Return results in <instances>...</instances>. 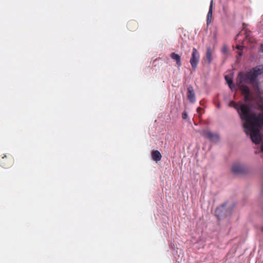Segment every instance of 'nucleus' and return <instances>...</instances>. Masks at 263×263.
I'll list each match as a JSON object with an SVG mask.
<instances>
[{"instance_id":"nucleus-19","label":"nucleus","mask_w":263,"mask_h":263,"mask_svg":"<svg viewBox=\"0 0 263 263\" xmlns=\"http://www.w3.org/2000/svg\"><path fill=\"white\" fill-rule=\"evenodd\" d=\"M260 149H261V152L263 153V142L261 143V144L260 145Z\"/></svg>"},{"instance_id":"nucleus-3","label":"nucleus","mask_w":263,"mask_h":263,"mask_svg":"<svg viewBox=\"0 0 263 263\" xmlns=\"http://www.w3.org/2000/svg\"><path fill=\"white\" fill-rule=\"evenodd\" d=\"M234 206V204H228L224 202L216 208L215 215L219 220L222 219L231 214Z\"/></svg>"},{"instance_id":"nucleus-21","label":"nucleus","mask_w":263,"mask_h":263,"mask_svg":"<svg viewBox=\"0 0 263 263\" xmlns=\"http://www.w3.org/2000/svg\"><path fill=\"white\" fill-rule=\"evenodd\" d=\"M196 156H197V153L195 154V156L196 157Z\"/></svg>"},{"instance_id":"nucleus-4","label":"nucleus","mask_w":263,"mask_h":263,"mask_svg":"<svg viewBox=\"0 0 263 263\" xmlns=\"http://www.w3.org/2000/svg\"><path fill=\"white\" fill-rule=\"evenodd\" d=\"M203 135L205 138L213 143H217L219 140V136L217 134L212 133L209 130L204 131Z\"/></svg>"},{"instance_id":"nucleus-18","label":"nucleus","mask_w":263,"mask_h":263,"mask_svg":"<svg viewBox=\"0 0 263 263\" xmlns=\"http://www.w3.org/2000/svg\"><path fill=\"white\" fill-rule=\"evenodd\" d=\"M260 51L263 52V43L261 44L260 46Z\"/></svg>"},{"instance_id":"nucleus-9","label":"nucleus","mask_w":263,"mask_h":263,"mask_svg":"<svg viewBox=\"0 0 263 263\" xmlns=\"http://www.w3.org/2000/svg\"><path fill=\"white\" fill-rule=\"evenodd\" d=\"M152 157L154 160L156 162L160 161L162 158V156L159 151L156 150L152 152Z\"/></svg>"},{"instance_id":"nucleus-12","label":"nucleus","mask_w":263,"mask_h":263,"mask_svg":"<svg viewBox=\"0 0 263 263\" xmlns=\"http://www.w3.org/2000/svg\"><path fill=\"white\" fill-rule=\"evenodd\" d=\"M171 58L176 61V64L178 66H180L181 65V58L180 56L177 53H172L171 54Z\"/></svg>"},{"instance_id":"nucleus-2","label":"nucleus","mask_w":263,"mask_h":263,"mask_svg":"<svg viewBox=\"0 0 263 263\" xmlns=\"http://www.w3.org/2000/svg\"><path fill=\"white\" fill-rule=\"evenodd\" d=\"M263 73V66L258 65L252 68L249 71H240L238 73L236 83L247 101L250 95V89L245 84H255L258 81L259 76Z\"/></svg>"},{"instance_id":"nucleus-6","label":"nucleus","mask_w":263,"mask_h":263,"mask_svg":"<svg viewBox=\"0 0 263 263\" xmlns=\"http://www.w3.org/2000/svg\"><path fill=\"white\" fill-rule=\"evenodd\" d=\"M187 98L191 103H194L196 101L194 90L191 85H189L187 87Z\"/></svg>"},{"instance_id":"nucleus-22","label":"nucleus","mask_w":263,"mask_h":263,"mask_svg":"<svg viewBox=\"0 0 263 263\" xmlns=\"http://www.w3.org/2000/svg\"><path fill=\"white\" fill-rule=\"evenodd\" d=\"M239 35V33L237 34L236 37H237Z\"/></svg>"},{"instance_id":"nucleus-10","label":"nucleus","mask_w":263,"mask_h":263,"mask_svg":"<svg viewBox=\"0 0 263 263\" xmlns=\"http://www.w3.org/2000/svg\"><path fill=\"white\" fill-rule=\"evenodd\" d=\"M212 54H211V48L210 47H208L206 50V56L205 58L204 59V63H206L207 62V64L209 65L212 61Z\"/></svg>"},{"instance_id":"nucleus-14","label":"nucleus","mask_w":263,"mask_h":263,"mask_svg":"<svg viewBox=\"0 0 263 263\" xmlns=\"http://www.w3.org/2000/svg\"><path fill=\"white\" fill-rule=\"evenodd\" d=\"M198 118H199L200 115H201V114H202L204 112V111L202 109V108H200L199 106L198 107Z\"/></svg>"},{"instance_id":"nucleus-24","label":"nucleus","mask_w":263,"mask_h":263,"mask_svg":"<svg viewBox=\"0 0 263 263\" xmlns=\"http://www.w3.org/2000/svg\"><path fill=\"white\" fill-rule=\"evenodd\" d=\"M261 231L263 232V227L261 228Z\"/></svg>"},{"instance_id":"nucleus-11","label":"nucleus","mask_w":263,"mask_h":263,"mask_svg":"<svg viewBox=\"0 0 263 263\" xmlns=\"http://www.w3.org/2000/svg\"><path fill=\"white\" fill-rule=\"evenodd\" d=\"M225 80L228 84L229 87L231 89V90H233L235 89V85L233 83V81L232 79L229 77L228 76H226L224 77Z\"/></svg>"},{"instance_id":"nucleus-15","label":"nucleus","mask_w":263,"mask_h":263,"mask_svg":"<svg viewBox=\"0 0 263 263\" xmlns=\"http://www.w3.org/2000/svg\"><path fill=\"white\" fill-rule=\"evenodd\" d=\"M236 48L238 50H239V51H241L243 49V46L242 45H237L236 46Z\"/></svg>"},{"instance_id":"nucleus-13","label":"nucleus","mask_w":263,"mask_h":263,"mask_svg":"<svg viewBox=\"0 0 263 263\" xmlns=\"http://www.w3.org/2000/svg\"><path fill=\"white\" fill-rule=\"evenodd\" d=\"M261 111L262 112V114H263V103L262 104V105L261 106ZM257 120L258 121V122L260 124L259 121H263V115H260L259 116H257Z\"/></svg>"},{"instance_id":"nucleus-1","label":"nucleus","mask_w":263,"mask_h":263,"mask_svg":"<svg viewBox=\"0 0 263 263\" xmlns=\"http://www.w3.org/2000/svg\"><path fill=\"white\" fill-rule=\"evenodd\" d=\"M229 106L235 108L244 121L242 124L244 132L247 135H250L252 142L256 144L260 143L262 139L260 133L262 126L257 121L256 115L252 112L250 106L247 104L239 105L234 101L230 103Z\"/></svg>"},{"instance_id":"nucleus-8","label":"nucleus","mask_w":263,"mask_h":263,"mask_svg":"<svg viewBox=\"0 0 263 263\" xmlns=\"http://www.w3.org/2000/svg\"><path fill=\"white\" fill-rule=\"evenodd\" d=\"M213 0L211 1L209 10L207 14L206 24L209 26L212 21V13H213Z\"/></svg>"},{"instance_id":"nucleus-7","label":"nucleus","mask_w":263,"mask_h":263,"mask_svg":"<svg viewBox=\"0 0 263 263\" xmlns=\"http://www.w3.org/2000/svg\"><path fill=\"white\" fill-rule=\"evenodd\" d=\"M197 52V51L196 49L194 48L192 53V57L190 60V63L194 70H195L197 65V57L196 56Z\"/></svg>"},{"instance_id":"nucleus-23","label":"nucleus","mask_w":263,"mask_h":263,"mask_svg":"<svg viewBox=\"0 0 263 263\" xmlns=\"http://www.w3.org/2000/svg\"><path fill=\"white\" fill-rule=\"evenodd\" d=\"M225 51H226V49H223V52H225Z\"/></svg>"},{"instance_id":"nucleus-17","label":"nucleus","mask_w":263,"mask_h":263,"mask_svg":"<svg viewBox=\"0 0 263 263\" xmlns=\"http://www.w3.org/2000/svg\"><path fill=\"white\" fill-rule=\"evenodd\" d=\"M242 55V53L241 51L237 52V58H241Z\"/></svg>"},{"instance_id":"nucleus-16","label":"nucleus","mask_w":263,"mask_h":263,"mask_svg":"<svg viewBox=\"0 0 263 263\" xmlns=\"http://www.w3.org/2000/svg\"><path fill=\"white\" fill-rule=\"evenodd\" d=\"M182 118L183 119H186L187 118V114L185 111L182 113Z\"/></svg>"},{"instance_id":"nucleus-5","label":"nucleus","mask_w":263,"mask_h":263,"mask_svg":"<svg viewBox=\"0 0 263 263\" xmlns=\"http://www.w3.org/2000/svg\"><path fill=\"white\" fill-rule=\"evenodd\" d=\"M231 171L235 174H244L247 172V169L242 164L235 163L232 165Z\"/></svg>"},{"instance_id":"nucleus-20","label":"nucleus","mask_w":263,"mask_h":263,"mask_svg":"<svg viewBox=\"0 0 263 263\" xmlns=\"http://www.w3.org/2000/svg\"><path fill=\"white\" fill-rule=\"evenodd\" d=\"M0 163H1V165L2 166V167H5L4 165H2L1 161H0Z\"/></svg>"}]
</instances>
